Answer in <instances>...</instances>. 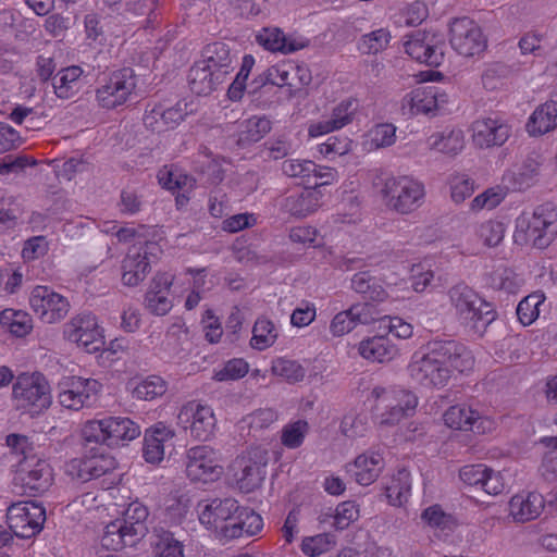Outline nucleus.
Masks as SVG:
<instances>
[{
  "label": "nucleus",
  "mask_w": 557,
  "mask_h": 557,
  "mask_svg": "<svg viewBox=\"0 0 557 557\" xmlns=\"http://www.w3.org/2000/svg\"><path fill=\"white\" fill-rule=\"evenodd\" d=\"M471 351L455 339H433L426 344V352L416 354L408 366L410 377L426 388L447 385L454 371L460 373L473 368Z\"/></svg>",
  "instance_id": "1"
},
{
  "label": "nucleus",
  "mask_w": 557,
  "mask_h": 557,
  "mask_svg": "<svg viewBox=\"0 0 557 557\" xmlns=\"http://www.w3.org/2000/svg\"><path fill=\"white\" fill-rule=\"evenodd\" d=\"M448 297L460 324L474 333L482 335L497 317L494 306L465 283L451 286Z\"/></svg>",
  "instance_id": "2"
},
{
  "label": "nucleus",
  "mask_w": 557,
  "mask_h": 557,
  "mask_svg": "<svg viewBox=\"0 0 557 557\" xmlns=\"http://www.w3.org/2000/svg\"><path fill=\"white\" fill-rule=\"evenodd\" d=\"M140 426L127 417H106L100 420H91L82 429L83 441L87 445L114 447L124 445L140 435Z\"/></svg>",
  "instance_id": "3"
},
{
  "label": "nucleus",
  "mask_w": 557,
  "mask_h": 557,
  "mask_svg": "<svg viewBox=\"0 0 557 557\" xmlns=\"http://www.w3.org/2000/svg\"><path fill=\"white\" fill-rule=\"evenodd\" d=\"M12 403L15 409L32 416L47 410L52 404L51 387L40 372H22L12 385Z\"/></svg>",
  "instance_id": "4"
},
{
  "label": "nucleus",
  "mask_w": 557,
  "mask_h": 557,
  "mask_svg": "<svg viewBox=\"0 0 557 557\" xmlns=\"http://www.w3.org/2000/svg\"><path fill=\"white\" fill-rule=\"evenodd\" d=\"M518 234H523L524 242L539 249L548 247L557 235V209L553 202H545L534 208L532 213L523 212L516 220Z\"/></svg>",
  "instance_id": "5"
},
{
  "label": "nucleus",
  "mask_w": 557,
  "mask_h": 557,
  "mask_svg": "<svg viewBox=\"0 0 557 557\" xmlns=\"http://www.w3.org/2000/svg\"><path fill=\"white\" fill-rule=\"evenodd\" d=\"M84 455L65 463V473L73 482L86 483L98 479L116 467L115 459L102 446L87 445L84 441Z\"/></svg>",
  "instance_id": "6"
},
{
  "label": "nucleus",
  "mask_w": 557,
  "mask_h": 557,
  "mask_svg": "<svg viewBox=\"0 0 557 557\" xmlns=\"http://www.w3.org/2000/svg\"><path fill=\"white\" fill-rule=\"evenodd\" d=\"M382 193L388 208L407 214L422 205L424 186L408 176L392 177L386 180Z\"/></svg>",
  "instance_id": "7"
},
{
  "label": "nucleus",
  "mask_w": 557,
  "mask_h": 557,
  "mask_svg": "<svg viewBox=\"0 0 557 557\" xmlns=\"http://www.w3.org/2000/svg\"><path fill=\"white\" fill-rule=\"evenodd\" d=\"M46 521V509L35 502H17L7 509V523L12 535L30 539L38 534Z\"/></svg>",
  "instance_id": "8"
},
{
  "label": "nucleus",
  "mask_w": 557,
  "mask_h": 557,
  "mask_svg": "<svg viewBox=\"0 0 557 557\" xmlns=\"http://www.w3.org/2000/svg\"><path fill=\"white\" fill-rule=\"evenodd\" d=\"M137 85V77L131 67L113 71L96 90L101 108L114 109L124 104Z\"/></svg>",
  "instance_id": "9"
},
{
  "label": "nucleus",
  "mask_w": 557,
  "mask_h": 557,
  "mask_svg": "<svg viewBox=\"0 0 557 557\" xmlns=\"http://www.w3.org/2000/svg\"><path fill=\"white\" fill-rule=\"evenodd\" d=\"M372 394L379 400L377 408L380 406L385 408L381 423L386 425H394L401 419L412 416L418 405V397L412 392L403 388L376 387Z\"/></svg>",
  "instance_id": "10"
},
{
  "label": "nucleus",
  "mask_w": 557,
  "mask_h": 557,
  "mask_svg": "<svg viewBox=\"0 0 557 557\" xmlns=\"http://www.w3.org/2000/svg\"><path fill=\"white\" fill-rule=\"evenodd\" d=\"M267 451L260 447L251 448L235 460L234 476L238 488L250 493L259 488L265 478Z\"/></svg>",
  "instance_id": "11"
},
{
  "label": "nucleus",
  "mask_w": 557,
  "mask_h": 557,
  "mask_svg": "<svg viewBox=\"0 0 557 557\" xmlns=\"http://www.w3.org/2000/svg\"><path fill=\"white\" fill-rule=\"evenodd\" d=\"M450 45L460 55H479L487 47V40L481 27L471 18L463 16L450 23Z\"/></svg>",
  "instance_id": "12"
},
{
  "label": "nucleus",
  "mask_w": 557,
  "mask_h": 557,
  "mask_svg": "<svg viewBox=\"0 0 557 557\" xmlns=\"http://www.w3.org/2000/svg\"><path fill=\"white\" fill-rule=\"evenodd\" d=\"M185 466L186 475L193 482H214L223 472L218 451L208 445L189 448Z\"/></svg>",
  "instance_id": "13"
},
{
  "label": "nucleus",
  "mask_w": 557,
  "mask_h": 557,
  "mask_svg": "<svg viewBox=\"0 0 557 557\" xmlns=\"http://www.w3.org/2000/svg\"><path fill=\"white\" fill-rule=\"evenodd\" d=\"M197 509L200 523L224 539V528L234 523L238 502L231 497L207 499L199 502Z\"/></svg>",
  "instance_id": "14"
},
{
  "label": "nucleus",
  "mask_w": 557,
  "mask_h": 557,
  "mask_svg": "<svg viewBox=\"0 0 557 557\" xmlns=\"http://www.w3.org/2000/svg\"><path fill=\"white\" fill-rule=\"evenodd\" d=\"M33 311L45 323H57L63 320L70 310L69 300L48 286H36L29 296Z\"/></svg>",
  "instance_id": "15"
},
{
  "label": "nucleus",
  "mask_w": 557,
  "mask_h": 557,
  "mask_svg": "<svg viewBox=\"0 0 557 557\" xmlns=\"http://www.w3.org/2000/svg\"><path fill=\"white\" fill-rule=\"evenodd\" d=\"M177 419L185 429L190 430V435L198 441L210 440L216 426L212 408L197 401H189L184 405Z\"/></svg>",
  "instance_id": "16"
},
{
  "label": "nucleus",
  "mask_w": 557,
  "mask_h": 557,
  "mask_svg": "<svg viewBox=\"0 0 557 557\" xmlns=\"http://www.w3.org/2000/svg\"><path fill=\"white\" fill-rule=\"evenodd\" d=\"M20 467V480L26 495L39 496L51 487L53 471L47 460L32 456L21 460Z\"/></svg>",
  "instance_id": "17"
},
{
  "label": "nucleus",
  "mask_w": 557,
  "mask_h": 557,
  "mask_svg": "<svg viewBox=\"0 0 557 557\" xmlns=\"http://www.w3.org/2000/svg\"><path fill=\"white\" fill-rule=\"evenodd\" d=\"M67 388L59 394V403L70 410H79L91 407L98 399L102 385L92 379L73 376Z\"/></svg>",
  "instance_id": "18"
},
{
  "label": "nucleus",
  "mask_w": 557,
  "mask_h": 557,
  "mask_svg": "<svg viewBox=\"0 0 557 557\" xmlns=\"http://www.w3.org/2000/svg\"><path fill=\"white\" fill-rule=\"evenodd\" d=\"M444 44L434 34L417 30L408 36L405 51L412 59L429 66H438L444 60Z\"/></svg>",
  "instance_id": "19"
},
{
  "label": "nucleus",
  "mask_w": 557,
  "mask_h": 557,
  "mask_svg": "<svg viewBox=\"0 0 557 557\" xmlns=\"http://www.w3.org/2000/svg\"><path fill=\"white\" fill-rule=\"evenodd\" d=\"M445 424L455 430L473 431L484 434L494 428V422L467 405L449 407L444 413Z\"/></svg>",
  "instance_id": "20"
},
{
  "label": "nucleus",
  "mask_w": 557,
  "mask_h": 557,
  "mask_svg": "<svg viewBox=\"0 0 557 557\" xmlns=\"http://www.w3.org/2000/svg\"><path fill=\"white\" fill-rule=\"evenodd\" d=\"M187 104L178 101L175 106L164 108L162 104H156L151 110H147L144 115V124L147 128L156 133L174 129L187 115Z\"/></svg>",
  "instance_id": "21"
},
{
  "label": "nucleus",
  "mask_w": 557,
  "mask_h": 557,
  "mask_svg": "<svg viewBox=\"0 0 557 557\" xmlns=\"http://www.w3.org/2000/svg\"><path fill=\"white\" fill-rule=\"evenodd\" d=\"M473 141L480 148L504 145L510 136V126L499 119L485 117L472 124Z\"/></svg>",
  "instance_id": "22"
},
{
  "label": "nucleus",
  "mask_w": 557,
  "mask_h": 557,
  "mask_svg": "<svg viewBox=\"0 0 557 557\" xmlns=\"http://www.w3.org/2000/svg\"><path fill=\"white\" fill-rule=\"evenodd\" d=\"M234 58L227 44L214 41L202 48L201 59L198 61L225 81L234 70Z\"/></svg>",
  "instance_id": "23"
},
{
  "label": "nucleus",
  "mask_w": 557,
  "mask_h": 557,
  "mask_svg": "<svg viewBox=\"0 0 557 557\" xmlns=\"http://www.w3.org/2000/svg\"><path fill=\"white\" fill-rule=\"evenodd\" d=\"M322 191L318 188L305 187L298 193L286 196L281 203V209L295 218H306L321 206Z\"/></svg>",
  "instance_id": "24"
},
{
  "label": "nucleus",
  "mask_w": 557,
  "mask_h": 557,
  "mask_svg": "<svg viewBox=\"0 0 557 557\" xmlns=\"http://www.w3.org/2000/svg\"><path fill=\"white\" fill-rule=\"evenodd\" d=\"M174 435V431L162 422L147 429L143 446L144 459L152 465L161 462L164 458V445L172 441Z\"/></svg>",
  "instance_id": "25"
},
{
  "label": "nucleus",
  "mask_w": 557,
  "mask_h": 557,
  "mask_svg": "<svg viewBox=\"0 0 557 557\" xmlns=\"http://www.w3.org/2000/svg\"><path fill=\"white\" fill-rule=\"evenodd\" d=\"M436 86L419 87L406 94L401 99L403 115L409 117L418 114H429L436 108Z\"/></svg>",
  "instance_id": "26"
},
{
  "label": "nucleus",
  "mask_w": 557,
  "mask_h": 557,
  "mask_svg": "<svg viewBox=\"0 0 557 557\" xmlns=\"http://www.w3.org/2000/svg\"><path fill=\"white\" fill-rule=\"evenodd\" d=\"M508 506L509 513L515 521L527 522L541 515L544 508V498L534 492L519 493L511 497Z\"/></svg>",
  "instance_id": "27"
},
{
  "label": "nucleus",
  "mask_w": 557,
  "mask_h": 557,
  "mask_svg": "<svg viewBox=\"0 0 557 557\" xmlns=\"http://www.w3.org/2000/svg\"><path fill=\"white\" fill-rule=\"evenodd\" d=\"M234 523L224 528V539L234 540L246 536L256 535L263 528V519L255 510L248 507H240L234 516Z\"/></svg>",
  "instance_id": "28"
},
{
  "label": "nucleus",
  "mask_w": 557,
  "mask_h": 557,
  "mask_svg": "<svg viewBox=\"0 0 557 557\" xmlns=\"http://www.w3.org/2000/svg\"><path fill=\"white\" fill-rule=\"evenodd\" d=\"M384 468V459L379 453L362 454L355 459L352 473L358 484L368 486L373 483Z\"/></svg>",
  "instance_id": "29"
},
{
  "label": "nucleus",
  "mask_w": 557,
  "mask_h": 557,
  "mask_svg": "<svg viewBox=\"0 0 557 557\" xmlns=\"http://www.w3.org/2000/svg\"><path fill=\"white\" fill-rule=\"evenodd\" d=\"M147 257L141 255L140 249L132 247L124 260L122 261V281L124 285L137 286L143 282L151 270L150 262Z\"/></svg>",
  "instance_id": "30"
},
{
  "label": "nucleus",
  "mask_w": 557,
  "mask_h": 557,
  "mask_svg": "<svg viewBox=\"0 0 557 557\" xmlns=\"http://www.w3.org/2000/svg\"><path fill=\"white\" fill-rule=\"evenodd\" d=\"M557 127V102L554 92L530 116L527 128L530 135H543Z\"/></svg>",
  "instance_id": "31"
},
{
  "label": "nucleus",
  "mask_w": 557,
  "mask_h": 557,
  "mask_svg": "<svg viewBox=\"0 0 557 557\" xmlns=\"http://www.w3.org/2000/svg\"><path fill=\"white\" fill-rule=\"evenodd\" d=\"M223 81L207 66L196 61L188 71V85L190 90L198 96H208L214 91Z\"/></svg>",
  "instance_id": "32"
},
{
  "label": "nucleus",
  "mask_w": 557,
  "mask_h": 557,
  "mask_svg": "<svg viewBox=\"0 0 557 557\" xmlns=\"http://www.w3.org/2000/svg\"><path fill=\"white\" fill-rule=\"evenodd\" d=\"M358 350L364 359L381 363L393 360L398 354L396 346L383 335L363 339Z\"/></svg>",
  "instance_id": "33"
},
{
  "label": "nucleus",
  "mask_w": 557,
  "mask_h": 557,
  "mask_svg": "<svg viewBox=\"0 0 557 557\" xmlns=\"http://www.w3.org/2000/svg\"><path fill=\"white\" fill-rule=\"evenodd\" d=\"M351 288L366 299L382 302L388 294L382 284V280L372 275L370 271H361L351 277Z\"/></svg>",
  "instance_id": "34"
},
{
  "label": "nucleus",
  "mask_w": 557,
  "mask_h": 557,
  "mask_svg": "<svg viewBox=\"0 0 557 557\" xmlns=\"http://www.w3.org/2000/svg\"><path fill=\"white\" fill-rule=\"evenodd\" d=\"M138 541L126 530L123 523L115 520L106 527L101 537V548L106 550H120L124 547H133Z\"/></svg>",
  "instance_id": "35"
},
{
  "label": "nucleus",
  "mask_w": 557,
  "mask_h": 557,
  "mask_svg": "<svg viewBox=\"0 0 557 557\" xmlns=\"http://www.w3.org/2000/svg\"><path fill=\"white\" fill-rule=\"evenodd\" d=\"M259 42L270 51H280L283 53H292L308 46L309 41H297L295 39L286 38L284 33L280 29H264L258 36Z\"/></svg>",
  "instance_id": "36"
},
{
  "label": "nucleus",
  "mask_w": 557,
  "mask_h": 557,
  "mask_svg": "<svg viewBox=\"0 0 557 557\" xmlns=\"http://www.w3.org/2000/svg\"><path fill=\"white\" fill-rule=\"evenodd\" d=\"M429 145L440 152L456 156L465 147V137L461 129H445L430 136Z\"/></svg>",
  "instance_id": "37"
},
{
  "label": "nucleus",
  "mask_w": 557,
  "mask_h": 557,
  "mask_svg": "<svg viewBox=\"0 0 557 557\" xmlns=\"http://www.w3.org/2000/svg\"><path fill=\"white\" fill-rule=\"evenodd\" d=\"M83 70L77 65L62 69L52 78V86L58 98L69 99L78 90V81Z\"/></svg>",
  "instance_id": "38"
},
{
  "label": "nucleus",
  "mask_w": 557,
  "mask_h": 557,
  "mask_svg": "<svg viewBox=\"0 0 557 557\" xmlns=\"http://www.w3.org/2000/svg\"><path fill=\"white\" fill-rule=\"evenodd\" d=\"M149 516L148 508L140 503H132L125 511L124 518L119 520L126 530L139 542L147 533L146 520Z\"/></svg>",
  "instance_id": "39"
},
{
  "label": "nucleus",
  "mask_w": 557,
  "mask_h": 557,
  "mask_svg": "<svg viewBox=\"0 0 557 557\" xmlns=\"http://www.w3.org/2000/svg\"><path fill=\"white\" fill-rule=\"evenodd\" d=\"M271 131V121L267 117L252 116L240 125L237 143L242 147L259 141Z\"/></svg>",
  "instance_id": "40"
},
{
  "label": "nucleus",
  "mask_w": 557,
  "mask_h": 557,
  "mask_svg": "<svg viewBox=\"0 0 557 557\" xmlns=\"http://www.w3.org/2000/svg\"><path fill=\"white\" fill-rule=\"evenodd\" d=\"M0 324L16 337H24L33 330L30 315L22 310L4 309L0 313Z\"/></svg>",
  "instance_id": "41"
},
{
  "label": "nucleus",
  "mask_w": 557,
  "mask_h": 557,
  "mask_svg": "<svg viewBox=\"0 0 557 557\" xmlns=\"http://www.w3.org/2000/svg\"><path fill=\"white\" fill-rule=\"evenodd\" d=\"M411 491L410 473L406 469H400L392 478L385 487V495L393 506H400L407 502Z\"/></svg>",
  "instance_id": "42"
},
{
  "label": "nucleus",
  "mask_w": 557,
  "mask_h": 557,
  "mask_svg": "<svg viewBox=\"0 0 557 557\" xmlns=\"http://www.w3.org/2000/svg\"><path fill=\"white\" fill-rule=\"evenodd\" d=\"M151 544L157 557H185L183 544L164 529L154 530Z\"/></svg>",
  "instance_id": "43"
},
{
  "label": "nucleus",
  "mask_w": 557,
  "mask_h": 557,
  "mask_svg": "<svg viewBox=\"0 0 557 557\" xmlns=\"http://www.w3.org/2000/svg\"><path fill=\"white\" fill-rule=\"evenodd\" d=\"M168 389L166 382L159 375H149L136 383L132 389V395L138 400L151 401L165 394Z\"/></svg>",
  "instance_id": "44"
},
{
  "label": "nucleus",
  "mask_w": 557,
  "mask_h": 557,
  "mask_svg": "<svg viewBox=\"0 0 557 557\" xmlns=\"http://www.w3.org/2000/svg\"><path fill=\"white\" fill-rule=\"evenodd\" d=\"M283 174L292 178H300L304 184H311L312 175L319 171V165L307 159H286L282 162Z\"/></svg>",
  "instance_id": "45"
},
{
  "label": "nucleus",
  "mask_w": 557,
  "mask_h": 557,
  "mask_svg": "<svg viewBox=\"0 0 557 557\" xmlns=\"http://www.w3.org/2000/svg\"><path fill=\"white\" fill-rule=\"evenodd\" d=\"M99 326L97 318L90 312H83L73 317L64 325V337L67 341H81L82 335Z\"/></svg>",
  "instance_id": "46"
},
{
  "label": "nucleus",
  "mask_w": 557,
  "mask_h": 557,
  "mask_svg": "<svg viewBox=\"0 0 557 557\" xmlns=\"http://www.w3.org/2000/svg\"><path fill=\"white\" fill-rule=\"evenodd\" d=\"M276 337L277 333L273 322L261 317L255 322L250 345L255 349L263 350L273 345Z\"/></svg>",
  "instance_id": "47"
},
{
  "label": "nucleus",
  "mask_w": 557,
  "mask_h": 557,
  "mask_svg": "<svg viewBox=\"0 0 557 557\" xmlns=\"http://www.w3.org/2000/svg\"><path fill=\"white\" fill-rule=\"evenodd\" d=\"M545 296L542 293H532L524 297L517 307V315L523 325L532 324L540 315V306L543 305Z\"/></svg>",
  "instance_id": "48"
},
{
  "label": "nucleus",
  "mask_w": 557,
  "mask_h": 557,
  "mask_svg": "<svg viewBox=\"0 0 557 557\" xmlns=\"http://www.w3.org/2000/svg\"><path fill=\"white\" fill-rule=\"evenodd\" d=\"M391 40V34L385 28L375 29L363 35L359 42L358 49L363 54L377 53L387 48Z\"/></svg>",
  "instance_id": "49"
},
{
  "label": "nucleus",
  "mask_w": 557,
  "mask_h": 557,
  "mask_svg": "<svg viewBox=\"0 0 557 557\" xmlns=\"http://www.w3.org/2000/svg\"><path fill=\"white\" fill-rule=\"evenodd\" d=\"M332 519V525L336 530H345L359 517L358 505L354 500H346L337 505L334 515H326Z\"/></svg>",
  "instance_id": "50"
},
{
  "label": "nucleus",
  "mask_w": 557,
  "mask_h": 557,
  "mask_svg": "<svg viewBox=\"0 0 557 557\" xmlns=\"http://www.w3.org/2000/svg\"><path fill=\"white\" fill-rule=\"evenodd\" d=\"M159 184L168 190L183 189L186 186L193 187L195 181L187 174L163 168L158 173Z\"/></svg>",
  "instance_id": "51"
},
{
  "label": "nucleus",
  "mask_w": 557,
  "mask_h": 557,
  "mask_svg": "<svg viewBox=\"0 0 557 557\" xmlns=\"http://www.w3.org/2000/svg\"><path fill=\"white\" fill-rule=\"evenodd\" d=\"M421 519L429 527L441 530L451 529L455 524L454 517L446 513L440 505H432L425 508L421 513Z\"/></svg>",
  "instance_id": "52"
},
{
  "label": "nucleus",
  "mask_w": 557,
  "mask_h": 557,
  "mask_svg": "<svg viewBox=\"0 0 557 557\" xmlns=\"http://www.w3.org/2000/svg\"><path fill=\"white\" fill-rule=\"evenodd\" d=\"M249 370L248 363L242 358H234L224 363V366L214 371L213 379L218 382L238 380L244 377Z\"/></svg>",
  "instance_id": "53"
},
{
  "label": "nucleus",
  "mask_w": 557,
  "mask_h": 557,
  "mask_svg": "<svg viewBox=\"0 0 557 557\" xmlns=\"http://www.w3.org/2000/svg\"><path fill=\"white\" fill-rule=\"evenodd\" d=\"M272 371L275 375L282 376L292 383L301 381L306 375V371L301 364L297 361L283 358L274 361Z\"/></svg>",
  "instance_id": "54"
},
{
  "label": "nucleus",
  "mask_w": 557,
  "mask_h": 557,
  "mask_svg": "<svg viewBox=\"0 0 557 557\" xmlns=\"http://www.w3.org/2000/svg\"><path fill=\"white\" fill-rule=\"evenodd\" d=\"M352 141L346 136L332 135L324 143L319 144V151L325 158L344 156L351 150Z\"/></svg>",
  "instance_id": "55"
},
{
  "label": "nucleus",
  "mask_w": 557,
  "mask_h": 557,
  "mask_svg": "<svg viewBox=\"0 0 557 557\" xmlns=\"http://www.w3.org/2000/svg\"><path fill=\"white\" fill-rule=\"evenodd\" d=\"M476 233L484 245L495 247L499 245L504 238L505 226L502 222L488 220L479 226Z\"/></svg>",
  "instance_id": "56"
},
{
  "label": "nucleus",
  "mask_w": 557,
  "mask_h": 557,
  "mask_svg": "<svg viewBox=\"0 0 557 557\" xmlns=\"http://www.w3.org/2000/svg\"><path fill=\"white\" fill-rule=\"evenodd\" d=\"M335 544V536L330 533L318 534L302 541L301 549L311 557L319 556L329 550Z\"/></svg>",
  "instance_id": "57"
},
{
  "label": "nucleus",
  "mask_w": 557,
  "mask_h": 557,
  "mask_svg": "<svg viewBox=\"0 0 557 557\" xmlns=\"http://www.w3.org/2000/svg\"><path fill=\"white\" fill-rule=\"evenodd\" d=\"M145 306L147 310L154 315H165L172 309V300L163 292H147L145 295Z\"/></svg>",
  "instance_id": "58"
},
{
  "label": "nucleus",
  "mask_w": 557,
  "mask_h": 557,
  "mask_svg": "<svg viewBox=\"0 0 557 557\" xmlns=\"http://www.w3.org/2000/svg\"><path fill=\"white\" fill-rule=\"evenodd\" d=\"M308 423L306 421L298 420L297 422L286 425L282 432V443L287 448L299 447L307 432Z\"/></svg>",
  "instance_id": "59"
},
{
  "label": "nucleus",
  "mask_w": 557,
  "mask_h": 557,
  "mask_svg": "<svg viewBox=\"0 0 557 557\" xmlns=\"http://www.w3.org/2000/svg\"><path fill=\"white\" fill-rule=\"evenodd\" d=\"M357 110V101L354 99L343 100L332 112L330 120L333 125L339 129L352 121V116Z\"/></svg>",
  "instance_id": "60"
},
{
  "label": "nucleus",
  "mask_w": 557,
  "mask_h": 557,
  "mask_svg": "<svg viewBox=\"0 0 557 557\" xmlns=\"http://www.w3.org/2000/svg\"><path fill=\"white\" fill-rule=\"evenodd\" d=\"M380 327L387 330L388 334L401 339H407L412 335V325L399 317H383L380 319Z\"/></svg>",
  "instance_id": "61"
},
{
  "label": "nucleus",
  "mask_w": 557,
  "mask_h": 557,
  "mask_svg": "<svg viewBox=\"0 0 557 557\" xmlns=\"http://www.w3.org/2000/svg\"><path fill=\"white\" fill-rule=\"evenodd\" d=\"M350 317H352L356 325L370 324L374 321H380L379 310L370 302L355 304L348 308Z\"/></svg>",
  "instance_id": "62"
},
{
  "label": "nucleus",
  "mask_w": 557,
  "mask_h": 557,
  "mask_svg": "<svg viewBox=\"0 0 557 557\" xmlns=\"http://www.w3.org/2000/svg\"><path fill=\"white\" fill-rule=\"evenodd\" d=\"M48 249V242L45 236H34L24 243L22 258L25 261H33L44 257Z\"/></svg>",
  "instance_id": "63"
},
{
  "label": "nucleus",
  "mask_w": 557,
  "mask_h": 557,
  "mask_svg": "<svg viewBox=\"0 0 557 557\" xmlns=\"http://www.w3.org/2000/svg\"><path fill=\"white\" fill-rule=\"evenodd\" d=\"M486 470L484 465H467L460 469L459 478L467 485L481 487Z\"/></svg>",
  "instance_id": "64"
}]
</instances>
